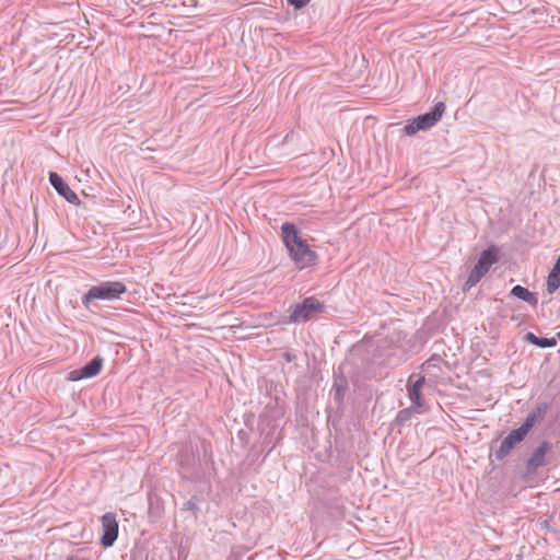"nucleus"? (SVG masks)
Instances as JSON below:
<instances>
[{
	"instance_id": "16",
	"label": "nucleus",
	"mask_w": 560,
	"mask_h": 560,
	"mask_svg": "<svg viewBox=\"0 0 560 560\" xmlns=\"http://www.w3.org/2000/svg\"><path fill=\"white\" fill-rule=\"evenodd\" d=\"M538 421V419L535 418V415H527L525 421L522 423L517 430L526 436V434L529 432V430L535 425V423Z\"/></svg>"
},
{
	"instance_id": "15",
	"label": "nucleus",
	"mask_w": 560,
	"mask_h": 560,
	"mask_svg": "<svg viewBox=\"0 0 560 560\" xmlns=\"http://www.w3.org/2000/svg\"><path fill=\"white\" fill-rule=\"evenodd\" d=\"M538 421V419L535 418V415H527L525 421L522 423L517 430L526 436V434L529 432V430L535 425V423Z\"/></svg>"
},
{
	"instance_id": "9",
	"label": "nucleus",
	"mask_w": 560,
	"mask_h": 560,
	"mask_svg": "<svg viewBox=\"0 0 560 560\" xmlns=\"http://www.w3.org/2000/svg\"><path fill=\"white\" fill-rule=\"evenodd\" d=\"M103 365V358L100 355L93 358L89 363L80 369H75L69 373L70 381H80L97 375Z\"/></svg>"
},
{
	"instance_id": "6",
	"label": "nucleus",
	"mask_w": 560,
	"mask_h": 560,
	"mask_svg": "<svg viewBox=\"0 0 560 560\" xmlns=\"http://www.w3.org/2000/svg\"><path fill=\"white\" fill-rule=\"evenodd\" d=\"M553 458L552 444L549 441L540 442L526 462V472L534 475L540 467L551 464Z\"/></svg>"
},
{
	"instance_id": "3",
	"label": "nucleus",
	"mask_w": 560,
	"mask_h": 560,
	"mask_svg": "<svg viewBox=\"0 0 560 560\" xmlns=\"http://www.w3.org/2000/svg\"><path fill=\"white\" fill-rule=\"evenodd\" d=\"M499 259V249L495 246H491L488 249L481 252L477 264L470 271L467 281L465 282L464 290H469L475 287L482 277L489 271L492 265Z\"/></svg>"
},
{
	"instance_id": "17",
	"label": "nucleus",
	"mask_w": 560,
	"mask_h": 560,
	"mask_svg": "<svg viewBox=\"0 0 560 560\" xmlns=\"http://www.w3.org/2000/svg\"><path fill=\"white\" fill-rule=\"evenodd\" d=\"M548 410V405L546 402L538 405L534 410L529 412V415H535L536 419H540Z\"/></svg>"
},
{
	"instance_id": "14",
	"label": "nucleus",
	"mask_w": 560,
	"mask_h": 560,
	"mask_svg": "<svg viewBox=\"0 0 560 560\" xmlns=\"http://www.w3.org/2000/svg\"><path fill=\"white\" fill-rule=\"evenodd\" d=\"M560 287V269L553 267L547 278V291L552 294Z\"/></svg>"
},
{
	"instance_id": "18",
	"label": "nucleus",
	"mask_w": 560,
	"mask_h": 560,
	"mask_svg": "<svg viewBox=\"0 0 560 560\" xmlns=\"http://www.w3.org/2000/svg\"><path fill=\"white\" fill-rule=\"evenodd\" d=\"M416 408L411 407V408H406V409H402L398 412L397 415V420L399 422H404L406 420L409 419L411 412L415 410Z\"/></svg>"
},
{
	"instance_id": "10",
	"label": "nucleus",
	"mask_w": 560,
	"mask_h": 560,
	"mask_svg": "<svg viewBox=\"0 0 560 560\" xmlns=\"http://www.w3.org/2000/svg\"><path fill=\"white\" fill-rule=\"evenodd\" d=\"M524 435L517 430H512L501 442L494 455L498 460L506 457L511 451L524 440Z\"/></svg>"
},
{
	"instance_id": "2",
	"label": "nucleus",
	"mask_w": 560,
	"mask_h": 560,
	"mask_svg": "<svg viewBox=\"0 0 560 560\" xmlns=\"http://www.w3.org/2000/svg\"><path fill=\"white\" fill-rule=\"evenodd\" d=\"M127 291L126 285L120 281H104L97 285H93L83 295V304H88L93 300L112 301L117 300Z\"/></svg>"
},
{
	"instance_id": "8",
	"label": "nucleus",
	"mask_w": 560,
	"mask_h": 560,
	"mask_svg": "<svg viewBox=\"0 0 560 560\" xmlns=\"http://www.w3.org/2000/svg\"><path fill=\"white\" fill-rule=\"evenodd\" d=\"M423 384V376L412 374L408 378L407 392L413 408H423L424 406V402L422 400Z\"/></svg>"
},
{
	"instance_id": "5",
	"label": "nucleus",
	"mask_w": 560,
	"mask_h": 560,
	"mask_svg": "<svg viewBox=\"0 0 560 560\" xmlns=\"http://www.w3.org/2000/svg\"><path fill=\"white\" fill-rule=\"evenodd\" d=\"M324 305L317 299L311 296L295 304L290 316L283 323H303L311 319L315 314L322 313Z\"/></svg>"
},
{
	"instance_id": "1",
	"label": "nucleus",
	"mask_w": 560,
	"mask_h": 560,
	"mask_svg": "<svg viewBox=\"0 0 560 560\" xmlns=\"http://www.w3.org/2000/svg\"><path fill=\"white\" fill-rule=\"evenodd\" d=\"M281 237L285 245L290 258L299 269L314 266L317 260V254L310 248L306 241L303 240L293 223L284 222L281 225Z\"/></svg>"
},
{
	"instance_id": "20",
	"label": "nucleus",
	"mask_w": 560,
	"mask_h": 560,
	"mask_svg": "<svg viewBox=\"0 0 560 560\" xmlns=\"http://www.w3.org/2000/svg\"><path fill=\"white\" fill-rule=\"evenodd\" d=\"M553 267H558L560 269V254Z\"/></svg>"
},
{
	"instance_id": "19",
	"label": "nucleus",
	"mask_w": 560,
	"mask_h": 560,
	"mask_svg": "<svg viewBox=\"0 0 560 560\" xmlns=\"http://www.w3.org/2000/svg\"><path fill=\"white\" fill-rule=\"evenodd\" d=\"M288 3L295 9H301L305 7L311 0H287Z\"/></svg>"
},
{
	"instance_id": "12",
	"label": "nucleus",
	"mask_w": 560,
	"mask_h": 560,
	"mask_svg": "<svg viewBox=\"0 0 560 560\" xmlns=\"http://www.w3.org/2000/svg\"><path fill=\"white\" fill-rule=\"evenodd\" d=\"M524 341L539 348H553L557 345V340L555 338L538 337L530 331L524 335Z\"/></svg>"
},
{
	"instance_id": "4",
	"label": "nucleus",
	"mask_w": 560,
	"mask_h": 560,
	"mask_svg": "<svg viewBox=\"0 0 560 560\" xmlns=\"http://www.w3.org/2000/svg\"><path fill=\"white\" fill-rule=\"evenodd\" d=\"M445 108L446 106L443 102H438L430 112L409 121L405 126V132L409 136H413L420 130L432 128L442 118Z\"/></svg>"
},
{
	"instance_id": "7",
	"label": "nucleus",
	"mask_w": 560,
	"mask_h": 560,
	"mask_svg": "<svg viewBox=\"0 0 560 560\" xmlns=\"http://www.w3.org/2000/svg\"><path fill=\"white\" fill-rule=\"evenodd\" d=\"M103 535L101 544L105 547H112L118 537V522L115 514L106 513L101 517Z\"/></svg>"
},
{
	"instance_id": "21",
	"label": "nucleus",
	"mask_w": 560,
	"mask_h": 560,
	"mask_svg": "<svg viewBox=\"0 0 560 560\" xmlns=\"http://www.w3.org/2000/svg\"><path fill=\"white\" fill-rule=\"evenodd\" d=\"M68 560H71V559H68Z\"/></svg>"
},
{
	"instance_id": "13",
	"label": "nucleus",
	"mask_w": 560,
	"mask_h": 560,
	"mask_svg": "<svg viewBox=\"0 0 560 560\" xmlns=\"http://www.w3.org/2000/svg\"><path fill=\"white\" fill-rule=\"evenodd\" d=\"M511 294L527 302L528 304L536 306L538 303V299L535 293L530 292L528 289L522 285H515L511 290Z\"/></svg>"
},
{
	"instance_id": "11",
	"label": "nucleus",
	"mask_w": 560,
	"mask_h": 560,
	"mask_svg": "<svg viewBox=\"0 0 560 560\" xmlns=\"http://www.w3.org/2000/svg\"><path fill=\"white\" fill-rule=\"evenodd\" d=\"M49 183L68 202L72 205H78L80 202L78 195L63 182V179L57 173L51 172L49 174Z\"/></svg>"
}]
</instances>
